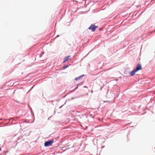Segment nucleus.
<instances>
[{"label":"nucleus","instance_id":"1","mask_svg":"<svg viewBox=\"0 0 155 155\" xmlns=\"http://www.w3.org/2000/svg\"><path fill=\"white\" fill-rule=\"evenodd\" d=\"M141 69L142 67L141 65L140 64H138L136 65V68L133 70L131 71L130 72V74L131 76H133L136 72L141 70Z\"/></svg>","mask_w":155,"mask_h":155},{"label":"nucleus","instance_id":"2","mask_svg":"<svg viewBox=\"0 0 155 155\" xmlns=\"http://www.w3.org/2000/svg\"><path fill=\"white\" fill-rule=\"evenodd\" d=\"M54 140L52 139L45 141L44 143V146L45 147H48L51 145L53 142Z\"/></svg>","mask_w":155,"mask_h":155},{"label":"nucleus","instance_id":"3","mask_svg":"<svg viewBox=\"0 0 155 155\" xmlns=\"http://www.w3.org/2000/svg\"><path fill=\"white\" fill-rule=\"evenodd\" d=\"M98 26H95L94 25H91L88 28L89 30H91L92 31H94L97 28Z\"/></svg>","mask_w":155,"mask_h":155},{"label":"nucleus","instance_id":"4","mask_svg":"<svg viewBox=\"0 0 155 155\" xmlns=\"http://www.w3.org/2000/svg\"><path fill=\"white\" fill-rule=\"evenodd\" d=\"M70 56H66L65 57L64 59V60L63 61V63H65L66 61L69 58Z\"/></svg>","mask_w":155,"mask_h":155},{"label":"nucleus","instance_id":"5","mask_svg":"<svg viewBox=\"0 0 155 155\" xmlns=\"http://www.w3.org/2000/svg\"><path fill=\"white\" fill-rule=\"evenodd\" d=\"M84 76V74L82 75H81L80 76L76 78H75V80L76 81H78L79 80L81 77H82L83 76Z\"/></svg>","mask_w":155,"mask_h":155},{"label":"nucleus","instance_id":"6","mask_svg":"<svg viewBox=\"0 0 155 155\" xmlns=\"http://www.w3.org/2000/svg\"><path fill=\"white\" fill-rule=\"evenodd\" d=\"M81 85V83H79V84H78L77 85V86L76 87H75V88L74 89L75 90L76 89H77L78 88V87L79 86H80Z\"/></svg>","mask_w":155,"mask_h":155},{"label":"nucleus","instance_id":"7","mask_svg":"<svg viewBox=\"0 0 155 155\" xmlns=\"http://www.w3.org/2000/svg\"><path fill=\"white\" fill-rule=\"evenodd\" d=\"M68 66V65H66V66H64L63 67V69H65L66 68H67Z\"/></svg>","mask_w":155,"mask_h":155},{"label":"nucleus","instance_id":"8","mask_svg":"<svg viewBox=\"0 0 155 155\" xmlns=\"http://www.w3.org/2000/svg\"><path fill=\"white\" fill-rule=\"evenodd\" d=\"M44 54V53L43 52H42V53L40 55V57H41L42 56V55Z\"/></svg>","mask_w":155,"mask_h":155},{"label":"nucleus","instance_id":"9","mask_svg":"<svg viewBox=\"0 0 155 155\" xmlns=\"http://www.w3.org/2000/svg\"><path fill=\"white\" fill-rule=\"evenodd\" d=\"M13 118H11V119L9 120V121L10 122V121H11V120H12V121H13Z\"/></svg>","mask_w":155,"mask_h":155},{"label":"nucleus","instance_id":"10","mask_svg":"<svg viewBox=\"0 0 155 155\" xmlns=\"http://www.w3.org/2000/svg\"><path fill=\"white\" fill-rule=\"evenodd\" d=\"M30 110H31V112L32 113V110L31 109V108L30 107Z\"/></svg>","mask_w":155,"mask_h":155},{"label":"nucleus","instance_id":"11","mask_svg":"<svg viewBox=\"0 0 155 155\" xmlns=\"http://www.w3.org/2000/svg\"><path fill=\"white\" fill-rule=\"evenodd\" d=\"M74 90H75L74 89L73 90H72L71 91V93H72V92H73Z\"/></svg>","mask_w":155,"mask_h":155},{"label":"nucleus","instance_id":"12","mask_svg":"<svg viewBox=\"0 0 155 155\" xmlns=\"http://www.w3.org/2000/svg\"><path fill=\"white\" fill-rule=\"evenodd\" d=\"M22 138V137H19L18 138V140H19V139H20V138Z\"/></svg>","mask_w":155,"mask_h":155},{"label":"nucleus","instance_id":"13","mask_svg":"<svg viewBox=\"0 0 155 155\" xmlns=\"http://www.w3.org/2000/svg\"><path fill=\"white\" fill-rule=\"evenodd\" d=\"M63 106V105H62V106H60V107H59V108H61L62 107V106Z\"/></svg>","mask_w":155,"mask_h":155},{"label":"nucleus","instance_id":"14","mask_svg":"<svg viewBox=\"0 0 155 155\" xmlns=\"http://www.w3.org/2000/svg\"><path fill=\"white\" fill-rule=\"evenodd\" d=\"M59 35H57L56 36V37H59Z\"/></svg>","mask_w":155,"mask_h":155},{"label":"nucleus","instance_id":"15","mask_svg":"<svg viewBox=\"0 0 155 155\" xmlns=\"http://www.w3.org/2000/svg\"><path fill=\"white\" fill-rule=\"evenodd\" d=\"M84 87H87L86 86H84Z\"/></svg>","mask_w":155,"mask_h":155}]
</instances>
